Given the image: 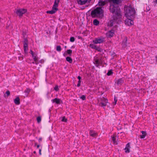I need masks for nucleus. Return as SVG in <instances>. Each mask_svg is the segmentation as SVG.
Returning a JSON list of instances; mask_svg holds the SVG:
<instances>
[{"label": "nucleus", "mask_w": 157, "mask_h": 157, "mask_svg": "<svg viewBox=\"0 0 157 157\" xmlns=\"http://www.w3.org/2000/svg\"><path fill=\"white\" fill-rule=\"evenodd\" d=\"M24 40L22 41L23 43V46L28 45V41L27 38L25 37H24Z\"/></svg>", "instance_id": "nucleus-18"}, {"label": "nucleus", "mask_w": 157, "mask_h": 157, "mask_svg": "<svg viewBox=\"0 0 157 157\" xmlns=\"http://www.w3.org/2000/svg\"><path fill=\"white\" fill-rule=\"evenodd\" d=\"M95 49L98 51L100 52L101 50V48L99 47L96 46V48H95Z\"/></svg>", "instance_id": "nucleus-43"}, {"label": "nucleus", "mask_w": 157, "mask_h": 157, "mask_svg": "<svg viewBox=\"0 0 157 157\" xmlns=\"http://www.w3.org/2000/svg\"><path fill=\"white\" fill-rule=\"evenodd\" d=\"M104 7H98L93 10L91 13V15L93 18H101L104 16Z\"/></svg>", "instance_id": "nucleus-2"}, {"label": "nucleus", "mask_w": 157, "mask_h": 157, "mask_svg": "<svg viewBox=\"0 0 157 157\" xmlns=\"http://www.w3.org/2000/svg\"><path fill=\"white\" fill-rule=\"evenodd\" d=\"M33 153L34 154H36V152L35 151H34L33 152Z\"/></svg>", "instance_id": "nucleus-57"}, {"label": "nucleus", "mask_w": 157, "mask_h": 157, "mask_svg": "<svg viewBox=\"0 0 157 157\" xmlns=\"http://www.w3.org/2000/svg\"><path fill=\"white\" fill-rule=\"evenodd\" d=\"M44 61L43 59H41L40 60H39V61H38V63H44Z\"/></svg>", "instance_id": "nucleus-45"}, {"label": "nucleus", "mask_w": 157, "mask_h": 157, "mask_svg": "<svg viewBox=\"0 0 157 157\" xmlns=\"http://www.w3.org/2000/svg\"><path fill=\"white\" fill-rule=\"evenodd\" d=\"M74 101H76V100H75V99H74Z\"/></svg>", "instance_id": "nucleus-63"}, {"label": "nucleus", "mask_w": 157, "mask_h": 157, "mask_svg": "<svg viewBox=\"0 0 157 157\" xmlns=\"http://www.w3.org/2000/svg\"><path fill=\"white\" fill-rule=\"evenodd\" d=\"M94 63L98 67L99 64H101L102 63V61L100 58L95 57L94 59Z\"/></svg>", "instance_id": "nucleus-8"}, {"label": "nucleus", "mask_w": 157, "mask_h": 157, "mask_svg": "<svg viewBox=\"0 0 157 157\" xmlns=\"http://www.w3.org/2000/svg\"><path fill=\"white\" fill-rule=\"evenodd\" d=\"M113 73L112 70H109L107 74V75L108 76H110Z\"/></svg>", "instance_id": "nucleus-37"}, {"label": "nucleus", "mask_w": 157, "mask_h": 157, "mask_svg": "<svg viewBox=\"0 0 157 157\" xmlns=\"http://www.w3.org/2000/svg\"><path fill=\"white\" fill-rule=\"evenodd\" d=\"M93 24L94 25L97 26L99 24V21L97 19H94L93 21Z\"/></svg>", "instance_id": "nucleus-29"}, {"label": "nucleus", "mask_w": 157, "mask_h": 157, "mask_svg": "<svg viewBox=\"0 0 157 157\" xmlns=\"http://www.w3.org/2000/svg\"><path fill=\"white\" fill-rule=\"evenodd\" d=\"M75 48V46L74 45H73L71 46V48Z\"/></svg>", "instance_id": "nucleus-55"}, {"label": "nucleus", "mask_w": 157, "mask_h": 157, "mask_svg": "<svg viewBox=\"0 0 157 157\" xmlns=\"http://www.w3.org/2000/svg\"><path fill=\"white\" fill-rule=\"evenodd\" d=\"M116 136H115L114 135H113L112 137V140L113 142V143L116 144H117V142L116 141Z\"/></svg>", "instance_id": "nucleus-27"}, {"label": "nucleus", "mask_w": 157, "mask_h": 157, "mask_svg": "<svg viewBox=\"0 0 157 157\" xmlns=\"http://www.w3.org/2000/svg\"><path fill=\"white\" fill-rule=\"evenodd\" d=\"M36 147L37 148H38L40 147V145L39 144L37 145H36Z\"/></svg>", "instance_id": "nucleus-53"}, {"label": "nucleus", "mask_w": 157, "mask_h": 157, "mask_svg": "<svg viewBox=\"0 0 157 157\" xmlns=\"http://www.w3.org/2000/svg\"><path fill=\"white\" fill-rule=\"evenodd\" d=\"M124 79L123 78L119 79L116 82L118 85H121L124 82Z\"/></svg>", "instance_id": "nucleus-13"}, {"label": "nucleus", "mask_w": 157, "mask_h": 157, "mask_svg": "<svg viewBox=\"0 0 157 157\" xmlns=\"http://www.w3.org/2000/svg\"><path fill=\"white\" fill-rule=\"evenodd\" d=\"M75 38L73 36H71L70 39V41L71 42H73L75 41Z\"/></svg>", "instance_id": "nucleus-36"}, {"label": "nucleus", "mask_w": 157, "mask_h": 157, "mask_svg": "<svg viewBox=\"0 0 157 157\" xmlns=\"http://www.w3.org/2000/svg\"><path fill=\"white\" fill-rule=\"evenodd\" d=\"M90 134L92 137H95L97 135V133L91 130L90 131Z\"/></svg>", "instance_id": "nucleus-24"}, {"label": "nucleus", "mask_w": 157, "mask_h": 157, "mask_svg": "<svg viewBox=\"0 0 157 157\" xmlns=\"http://www.w3.org/2000/svg\"><path fill=\"white\" fill-rule=\"evenodd\" d=\"M104 41V38H96L93 41V43L95 44H97L98 43L100 44L103 42Z\"/></svg>", "instance_id": "nucleus-7"}, {"label": "nucleus", "mask_w": 157, "mask_h": 157, "mask_svg": "<svg viewBox=\"0 0 157 157\" xmlns=\"http://www.w3.org/2000/svg\"><path fill=\"white\" fill-rule=\"evenodd\" d=\"M23 49L25 55H27L28 54V51L29 49L28 45L23 46Z\"/></svg>", "instance_id": "nucleus-17"}, {"label": "nucleus", "mask_w": 157, "mask_h": 157, "mask_svg": "<svg viewBox=\"0 0 157 157\" xmlns=\"http://www.w3.org/2000/svg\"><path fill=\"white\" fill-rule=\"evenodd\" d=\"M77 78L78 79V78H79V77H78V76L77 77Z\"/></svg>", "instance_id": "nucleus-62"}, {"label": "nucleus", "mask_w": 157, "mask_h": 157, "mask_svg": "<svg viewBox=\"0 0 157 157\" xmlns=\"http://www.w3.org/2000/svg\"><path fill=\"white\" fill-rule=\"evenodd\" d=\"M130 143H128L127 144L126 146V147L124 148L125 152L126 153H129L130 152Z\"/></svg>", "instance_id": "nucleus-14"}, {"label": "nucleus", "mask_w": 157, "mask_h": 157, "mask_svg": "<svg viewBox=\"0 0 157 157\" xmlns=\"http://www.w3.org/2000/svg\"><path fill=\"white\" fill-rule=\"evenodd\" d=\"M22 35H23V38L24 39V37H26L25 35H26V32L24 31H23Z\"/></svg>", "instance_id": "nucleus-40"}, {"label": "nucleus", "mask_w": 157, "mask_h": 157, "mask_svg": "<svg viewBox=\"0 0 157 157\" xmlns=\"http://www.w3.org/2000/svg\"><path fill=\"white\" fill-rule=\"evenodd\" d=\"M52 103H55L56 104L60 105L63 103V101L57 98H56L51 100Z\"/></svg>", "instance_id": "nucleus-5"}, {"label": "nucleus", "mask_w": 157, "mask_h": 157, "mask_svg": "<svg viewBox=\"0 0 157 157\" xmlns=\"http://www.w3.org/2000/svg\"><path fill=\"white\" fill-rule=\"evenodd\" d=\"M42 137H40L39 138V140H38V141L40 143L41 141H42Z\"/></svg>", "instance_id": "nucleus-49"}, {"label": "nucleus", "mask_w": 157, "mask_h": 157, "mask_svg": "<svg viewBox=\"0 0 157 157\" xmlns=\"http://www.w3.org/2000/svg\"><path fill=\"white\" fill-rule=\"evenodd\" d=\"M122 0H110L109 10L113 14V18L109 22L108 25L110 27H116L117 24L121 21V15L119 8L122 2Z\"/></svg>", "instance_id": "nucleus-1"}, {"label": "nucleus", "mask_w": 157, "mask_h": 157, "mask_svg": "<svg viewBox=\"0 0 157 157\" xmlns=\"http://www.w3.org/2000/svg\"><path fill=\"white\" fill-rule=\"evenodd\" d=\"M36 121L38 123H40L41 121V116H39L36 118Z\"/></svg>", "instance_id": "nucleus-31"}, {"label": "nucleus", "mask_w": 157, "mask_h": 157, "mask_svg": "<svg viewBox=\"0 0 157 157\" xmlns=\"http://www.w3.org/2000/svg\"><path fill=\"white\" fill-rule=\"evenodd\" d=\"M81 79V77H80V76H79V86H80V82H81V81H80V79Z\"/></svg>", "instance_id": "nucleus-51"}, {"label": "nucleus", "mask_w": 157, "mask_h": 157, "mask_svg": "<svg viewBox=\"0 0 157 157\" xmlns=\"http://www.w3.org/2000/svg\"><path fill=\"white\" fill-rule=\"evenodd\" d=\"M54 90L56 91H58L59 90V86L57 85H56L54 88Z\"/></svg>", "instance_id": "nucleus-34"}, {"label": "nucleus", "mask_w": 157, "mask_h": 157, "mask_svg": "<svg viewBox=\"0 0 157 157\" xmlns=\"http://www.w3.org/2000/svg\"><path fill=\"white\" fill-rule=\"evenodd\" d=\"M117 101V98L115 97L114 98V102H113V104H114V105H115L116 104Z\"/></svg>", "instance_id": "nucleus-42"}, {"label": "nucleus", "mask_w": 157, "mask_h": 157, "mask_svg": "<svg viewBox=\"0 0 157 157\" xmlns=\"http://www.w3.org/2000/svg\"><path fill=\"white\" fill-rule=\"evenodd\" d=\"M107 0H99L98 3L99 6H103L107 2Z\"/></svg>", "instance_id": "nucleus-11"}, {"label": "nucleus", "mask_w": 157, "mask_h": 157, "mask_svg": "<svg viewBox=\"0 0 157 157\" xmlns=\"http://www.w3.org/2000/svg\"><path fill=\"white\" fill-rule=\"evenodd\" d=\"M56 50L59 52H60L62 50V48L60 45H57L56 46Z\"/></svg>", "instance_id": "nucleus-28"}, {"label": "nucleus", "mask_w": 157, "mask_h": 157, "mask_svg": "<svg viewBox=\"0 0 157 157\" xmlns=\"http://www.w3.org/2000/svg\"><path fill=\"white\" fill-rule=\"evenodd\" d=\"M14 13L17 14V16H19V18H21L23 16V15L26 14L28 15L29 13L27 12V10L25 8H19L18 9H15Z\"/></svg>", "instance_id": "nucleus-4"}, {"label": "nucleus", "mask_w": 157, "mask_h": 157, "mask_svg": "<svg viewBox=\"0 0 157 157\" xmlns=\"http://www.w3.org/2000/svg\"><path fill=\"white\" fill-rule=\"evenodd\" d=\"M63 56H64V57H66V56H67V54L66 52H64L63 54Z\"/></svg>", "instance_id": "nucleus-48"}, {"label": "nucleus", "mask_w": 157, "mask_h": 157, "mask_svg": "<svg viewBox=\"0 0 157 157\" xmlns=\"http://www.w3.org/2000/svg\"><path fill=\"white\" fill-rule=\"evenodd\" d=\"M10 24L8 25V23H7V25L6 27V29H8Z\"/></svg>", "instance_id": "nucleus-50"}, {"label": "nucleus", "mask_w": 157, "mask_h": 157, "mask_svg": "<svg viewBox=\"0 0 157 157\" xmlns=\"http://www.w3.org/2000/svg\"><path fill=\"white\" fill-rule=\"evenodd\" d=\"M67 54L69 56H71L72 53V51L71 49H68L66 51Z\"/></svg>", "instance_id": "nucleus-25"}, {"label": "nucleus", "mask_w": 157, "mask_h": 157, "mask_svg": "<svg viewBox=\"0 0 157 157\" xmlns=\"http://www.w3.org/2000/svg\"><path fill=\"white\" fill-rule=\"evenodd\" d=\"M46 13L47 14H53L55 13L53 11V10H48L46 11Z\"/></svg>", "instance_id": "nucleus-33"}, {"label": "nucleus", "mask_w": 157, "mask_h": 157, "mask_svg": "<svg viewBox=\"0 0 157 157\" xmlns=\"http://www.w3.org/2000/svg\"><path fill=\"white\" fill-rule=\"evenodd\" d=\"M59 2L60 0H55L53 6H54L55 7H58Z\"/></svg>", "instance_id": "nucleus-21"}, {"label": "nucleus", "mask_w": 157, "mask_h": 157, "mask_svg": "<svg viewBox=\"0 0 157 157\" xmlns=\"http://www.w3.org/2000/svg\"><path fill=\"white\" fill-rule=\"evenodd\" d=\"M60 118H61V121L64 122H67V119L66 118L65 116H63L61 117Z\"/></svg>", "instance_id": "nucleus-26"}, {"label": "nucleus", "mask_w": 157, "mask_h": 157, "mask_svg": "<svg viewBox=\"0 0 157 157\" xmlns=\"http://www.w3.org/2000/svg\"><path fill=\"white\" fill-rule=\"evenodd\" d=\"M127 19L125 21V24L128 26H131L133 24V21L129 17H127Z\"/></svg>", "instance_id": "nucleus-9"}, {"label": "nucleus", "mask_w": 157, "mask_h": 157, "mask_svg": "<svg viewBox=\"0 0 157 157\" xmlns=\"http://www.w3.org/2000/svg\"><path fill=\"white\" fill-rule=\"evenodd\" d=\"M91 0H79V4L82 5L84 4L86 2H90Z\"/></svg>", "instance_id": "nucleus-16"}, {"label": "nucleus", "mask_w": 157, "mask_h": 157, "mask_svg": "<svg viewBox=\"0 0 157 157\" xmlns=\"http://www.w3.org/2000/svg\"><path fill=\"white\" fill-rule=\"evenodd\" d=\"M41 149H39V154L40 155H41Z\"/></svg>", "instance_id": "nucleus-47"}, {"label": "nucleus", "mask_w": 157, "mask_h": 157, "mask_svg": "<svg viewBox=\"0 0 157 157\" xmlns=\"http://www.w3.org/2000/svg\"><path fill=\"white\" fill-rule=\"evenodd\" d=\"M48 112H49L50 113V112H51V110H50V109H49V110H48Z\"/></svg>", "instance_id": "nucleus-58"}, {"label": "nucleus", "mask_w": 157, "mask_h": 157, "mask_svg": "<svg viewBox=\"0 0 157 157\" xmlns=\"http://www.w3.org/2000/svg\"><path fill=\"white\" fill-rule=\"evenodd\" d=\"M80 99H81L82 100H85L86 99V96L85 95H82L79 97Z\"/></svg>", "instance_id": "nucleus-35"}, {"label": "nucleus", "mask_w": 157, "mask_h": 157, "mask_svg": "<svg viewBox=\"0 0 157 157\" xmlns=\"http://www.w3.org/2000/svg\"><path fill=\"white\" fill-rule=\"evenodd\" d=\"M142 135L140 136V137L141 139H143L145 138L146 135V132L144 131H141Z\"/></svg>", "instance_id": "nucleus-20"}, {"label": "nucleus", "mask_w": 157, "mask_h": 157, "mask_svg": "<svg viewBox=\"0 0 157 157\" xmlns=\"http://www.w3.org/2000/svg\"><path fill=\"white\" fill-rule=\"evenodd\" d=\"M66 60L70 63H72V59L70 56H67L66 57Z\"/></svg>", "instance_id": "nucleus-22"}, {"label": "nucleus", "mask_w": 157, "mask_h": 157, "mask_svg": "<svg viewBox=\"0 0 157 157\" xmlns=\"http://www.w3.org/2000/svg\"><path fill=\"white\" fill-rule=\"evenodd\" d=\"M10 92L9 90H7L4 94V96L5 98H7L10 95Z\"/></svg>", "instance_id": "nucleus-19"}, {"label": "nucleus", "mask_w": 157, "mask_h": 157, "mask_svg": "<svg viewBox=\"0 0 157 157\" xmlns=\"http://www.w3.org/2000/svg\"><path fill=\"white\" fill-rule=\"evenodd\" d=\"M67 1H68V0H67Z\"/></svg>", "instance_id": "nucleus-64"}, {"label": "nucleus", "mask_w": 157, "mask_h": 157, "mask_svg": "<svg viewBox=\"0 0 157 157\" xmlns=\"http://www.w3.org/2000/svg\"><path fill=\"white\" fill-rule=\"evenodd\" d=\"M50 92H48L47 94V96L48 99H49V98L50 97L49 96V94H50Z\"/></svg>", "instance_id": "nucleus-46"}, {"label": "nucleus", "mask_w": 157, "mask_h": 157, "mask_svg": "<svg viewBox=\"0 0 157 157\" xmlns=\"http://www.w3.org/2000/svg\"><path fill=\"white\" fill-rule=\"evenodd\" d=\"M31 90V89H30L29 88H27L24 91V92L25 93V96L28 97V95Z\"/></svg>", "instance_id": "nucleus-15"}, {"label": "nucleus", "mask_w": 157, "mask_h": 157, "mask_svg": "<svg viewBox=\"0 0 157 157\" xmlns=\"http://www.w3.org/2000/svg\"><path fill=\"white\" fill-rule=\"evenodd\" d=\"M20 56L18 57L19 59L21 60L23 59V56L21 53L20 54Z\"/></svg>", "instance_id": "nucleus-38"}, {"label": "nucleus", "mask_w": 157, "mask_h": 157, "mask_svg": "<svg viewBox=\"0 0 157 157\" xmlns=\"http://www.w3.org/2000/svg\"><path fill=\"white\" fill-rule=\"evenodd\" d=\"M32 63L33 64L35 63V62H33Z\"/></svg>", "instance_id": "nucleus-60"}, {"label": "nucleus", "mask_w": 157, "mask_h": 157, "mask_svg": "<svg viewBox=\"0 0 157 157\" xmlns=\"http://www.w3.org/2000/svg\"><path fill=\"white\" fill-rule=\"evenodd\" d=\"M146 10H147V11H148L150 10V9L149 7H147Z\"/></svg>", "instance_id": "nucleus-52"}, {"label": "nucleus", "mask_w": 157, "mask_h": 157, "mask_svg": "<svg viewBox=\"0 0 157 157\" xmlns=\"http://www.w3.org/2000/svg\"><path fill=\"white\" fill-rule=\"evenodd\" d=\"M77 87H78V81L77 82Z\"/></svg>", "instance_id": "nucleus-56"}, {"label": "nucleus", "mask_w": 157, "mask_h": 157, "mask_svg": "<svg viewBox=\"0 0 157 157\" xmlns=\"http://www.w3.org/2000/svg\"><path fill=\"white\" fill-rule=\"evenodd\" d=\"M77 19H78V16H77Z\"/></svg>", "instance_id": "nucleus-59"}, {"label": "nucleus", "mask_w": 157, "mask_h": 157, "mask_svg": "<svg viewBox=\"0 0 157 157\" xmlns=\"http://www.w3.org/2000/svg\"><path fill=\"white\" fill-rule=\"evenodd\" d=\"M32 57L33 58L34 61L35 62V63L36 65L38 64V58L36 57V56H34V57Z\"/></svg>", "instance_id": "nucleus-23"}, {"label": "nucleus", "mask_w": 157, "mask_h": 157, "mask_svg": "<svg viewBox=\"0 0 157 157\" xmlns=\"http://www.w3.org/2000/svg\"><path fill=\"white\" fill-rule=\"evenodd\" d=\"M29 53H30L32 55V57H34V56H35V54L34 52L31 49L30 50Z\"/></svg>", "instance_id": "nucleus-39"}, {"label": "nucleus", "mask_w": 157, "mask_h": 157, "mask_svg": "<svg viewBox=\"0 0 157 157\" xmlns=\"http://www.w3.org/2000/svg\"><path fill=\"white\" fill-rule=\"evenodd\" d=\"M37 145V143H35L34 146V147H36V145Z\"/></svg>", "instance_id": "nucleus-54"}, {"label": "nucleus", "mask_w": 157, "mask_h": 157, "mask_svg": "<svg viewBox=\"0 0 157 157\" xmlns=\"http://www.w3.org/2000/svg\"><path fill=\"white\" fill-rule=\"evenodd\" d=\"M101 101L100 105L102 107L105 106L106 105L107 103H108V100L105 98H101Z\"/></svg>", "instance_id": "nucleus-6"}, {"label": "nucleus", "mask_w": 157, "mask_h": 157, "mask_svg": "<svg viewBox=\"0 0 157 157\" xmlns=\"http://www.w3.org/2000/svg\"><path fill=\"white\" fill-rule=\"evenodd\" d=\"M125 15L127 17H129L132 19L135 13V10L131 6H125L124 7Z\"/></svg>", "instance_id": "nucleus-3"}, {"label": "nucleus", "mask_w": 157, "mask_h": 157, "mask_svg": "<svg viewBox=\"0 0 157 157\" xmlns=\"http://www.w3.org/2000/svg\"><path fill=\"white\" fill-rule=\"evenodd\" d=\"M64 48H67V46H65L64 47Z\"/></svg>", "instance_id": "nucleus-61"}, {"label": "nucleus", "mask_w": 157, "mask_h": 157, "mask_svg": "<svg viewBox=\"0 0 157 157\" xmlns=\"http://www.w3.org/2000/svg\"><path fill=\"white\" fill-rule=\"evenodd\" d=\"M14 102L16 105H19L20 104V98L18 96L14 99Z\"/></svg>", "instance_id": "nucleus-12"}, {"label": "nucleus", "mask_w": 157, "mask_h": 157, "mask_svg": "<svg viewBox=\"0 0 157 157\" xmlns=\"http://www.w3.org/2000/svg\"><path fill=\"white\" fill-rule=\"evenodd\" d=\"M57 7H55L54 6H53L52 7V10L55 13H56V12L58 10V9L57 8Z\"/></svg>", "instance_id": "nucleus-30"}, {"label": "nucleus", "mask_w": 157, "mask_h": 157, "mask_svg": "<svg viewBox=\"0 0 157 157\" xmlns=\"http://www.w3.org/2000/svg\"><path fill=\"white\" fill-rule=\"evenodd\" d=\"M106 36L108 37H112L114 34V31L113 30H112L107 32L106 34Z\"/></svg>", "instance_id": "nucleus-10"}, {"label": "nucleus", "mask_w": 157, "mask_h": 157, "mask_svg": "<svg viewBox=\"0 0 157 157\" xmlns=\"http://www.w3.org/2000/svg\"><path fill=\"white\" fill-rule=\"evenodd\" d=\"M87 6H80L79 7V8H81V10H83Z\"/></svg>", "instance_id": "nucleus-44"}, {"label": "nucleus", "mask_w": 157, "mask_h": 157, "mask_svg": "<svg viewBox=\"0 0 157 157\" xmlns=\"http://www.w3.org/2000/svg\"><path fill=\"white\" fill-rule=\"evenodd\" d=\"M90 47L92 48H94L95 49V48H96V46L94 44H90Z\"/></svg>", "instance_id": "nucleus-41"}, {"label": "nucleus", "mask_w": 157, "mask_h": 157, "mask_svg": "<svg viewBox=\"0 0 157 157\" xmlns=\"http://www.w3.org/2000/svg\"><path fill=\"white\" fill-rule=\"evenodd\" d=\"M123 44H124L125 46H126L127 45V38H124L122 41Z\"/></svg>", "instance_id": "nucleus-32"}]
</instances>
